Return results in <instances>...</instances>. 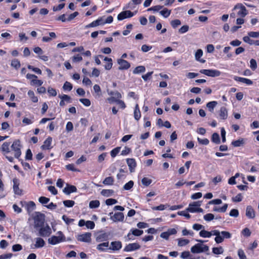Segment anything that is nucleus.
<instances>
[{
  "instance_id": "9d476101",
  "label": "nucleus",
  "mask_w": 259,
  "mask_h": 259,
  "mask_svg": "<svg viewBox=\"0 0 259 259\" xmlns=\"http://www.w3.org/2000/svg\"><path fill=\"white\" fill-rule=\"evenodd\" d=\"M117 63L119 65V70H127L131 67L130 63L122 59H118Z\"/></svg>"
},
{
  "instance_id": "603ef678",
  "label": "nucleus",
  "mask_w": 259,
  "mask_h": 259,
  "mask_svg": "<svg viewBox=\"0 0 259 259\" xmlns=\"http://www.w3.org/2000/svg\"><path fill=\"white\" fill-rule=\"evenodd\" d=\"M203 218L206 221L209 222L214 218V216L212 213H207L204 215Z\"/></svg>"
},
{
  "instance_id": "3c124183",
  "label": "nucleus",
  "mask_w": 259,
  "mask_h": 259,
  "mask_svg": "<svg viewBox=\"0 0 259 259\" xmlns=\"http://www.w3.org/2000/svg\"><path fill=\"white\" fill-rule=\"evenodd\" d=\"M250 67L252 70H255L257 68V63L255 60L251 59L250 61Z\"/></svg>"
},
{
  "instance_id": "f257e3e1",
  "label": "nucleus",
  "mask_w": 259,
  "mask_h": 259,
  "mask_svg": "<svg viewBox=\"0 0 259 259\" xmlns=\"http://www.w3.org/2000/svg\"><path fill=\"white\" fill-rule=\"evenodd\" d=\"M34 220V227L35 228H39L44 226L45 215L44 214L39 212H36L35 215L33 218Z\"/></svg>"
},
{
  "instance_id": "c756f323",
  "label": "nucleus",
  "mask_w": 259,
  "mask_h": 259,
  "mask_svg": "<svg viewBox=\"0 0 259 259\" xmlns=\"http://www.w3.org/2000/svg\"><path fill=\"white\" fill-rule=\"evenodd\" d=\"M145 67L144 66H139L136 67L133 70L134 74H139L145 71Z\"/></svg>"
},
{
  "instance_id": "6e6552de",
  "label": "nucleus",
  "mask_w": 259,
  "mask_h": 259,
  "mask_svg": "<svg viewBox=\"0 0 259 259\" xmlns=\"http://www.w3.org/2000/svg\"><path fill=\"white\" fill-rule=\"evenodd\" d=\"M134 15V13L132 12L131 11H124L121 12L118 15L117 19L119 21H121L126 18H131Z\"/></svg>"
},
{
  "instance_id": "bf43d9fd",
  "label": "nucleus",
  "mask_w": 259,
  "mask_h": 259,
  "mask_svg": "<svg viewBox=\"0 0 259 259\" xmlns=\"http://www.w3.org/2000/svg\"><path fill=\"white\" fill-rule=\"evenodd\" d=\"M242 196L240 193L237 194L235 197L232 198V201L235 202H240L242 201Z\"/></svg>"
},
{
  "instance_id": "7ed1b4c3",
  "label": "nucleus",
  "mask_w": 259,
  "mask_h": 259,
  "mask_svg": "<svg viewBox=\"0 0 259 259\" xmlns=\"http://www.w3.org/2000/svg\"><path fill=\"white\" fill-rule=\"evenodd\" d=\"M209 250V247L203 244L197 243L191 248V251L193 253H200Z\"/></svg>"
},
{
  "instance_id": "f03ea898",
  "label": "nucleus",
  "mask_w": 259,
  "mask_h": 259,
  "mask_svg": "<svg viewBox=\"0 0 259 259\" xmlns=\"http://www.w3.org/2000/svg\"><path fill=\"white\" fill-rule=\"evenodd\" d=\"M57 234H58V236H52L48 239L49 244L55 245L65 240V237L61 231L58 232Z\"/></svg>"
},
{
  "instance_id": "9b49d317",
  "label": "nucleus",
  "mask_w": 259,
  "mask_h": 259,
  "mask_svg": "<svg viewBox=\"0 0 259 259\" xmlns=\"http://www.w3.org/2000/svg\"><path fill=\"white\" fill-rule=\"evenodd\" d=\"M13 190L14 193L18 195H22V190L20 189L19 187V180L17 179H14L13 180Z\"/></svg>"
},
{
  "instance_id": "412c9836",
  "label": "nucleus",
  "mask_w": 259,
  "mask_h": 259,
  "mask_svg": "<svg viewBox=\"0 0 259 259\" xmlns=\"http://www.w3.org/2000/svg\"><path fill=\"white\" fill-rule=\"evenodd\" d=\"M234 79L236 81L244 83L247 85H251L253 83V82L251 80L247 79V78L241 77H238V76H234Z\"/></svg>"
},
{
  "instance_id": "e433bc0d",
  "label": "nucleus",
  "mask_w": 259,
  "mask_h": 259,
  "mask_svg": "<svg viewBox=\"0 0 259 259\" xmlns=\"http://www.w3.org/2000/svg\"><path fill=\"white\" fill-rule=\"evenodd\" d=\"M189 243V240L186 239L180 238L178 239V245L179 246H183L186 245Z\"/></svg>"
},
{
  "instance_id": "ea45409f",
  "label": "nucleus",
  "mask_w": 259,
  "mask_h": 259,
  "mask_svg": "<svg viewBox=\"0 0 259 259\" xmlns=\"http://www.w3.org/2000/svg\"><path fill=\"white\" fill-rule=\"evenodd\" d=\"M72 85L68 81H66L63 86V89L64 91H70L72 89Z\"/></svg>"
},
{
  "instance_id": "a18cd8bd",
  "label": "nucleus",
  "mask_w": 259,
  "mask_h": 259,
  "mask_svg": "<svg viewBox=\"0 0 259 259\" xmlns=\"http://www.w3.org/2000/svg\"><path fill=\"white\" fill-rule=\"evenodd\" d=\"M63 203L64 205L67 207H71L73 206L75 204V202L74 201L70 200H64Z\"/></svg>"
},
{
  "instance_id": "c9c22d12",
  "label": "nucleus",
  "mask_w": 259,
  "mask_h": 259,
  "mask_svg": "<svg viewBox=\"0 0 259 259\" xmlns=\"http://www.w3.org/2000/svg\"><path fill=\"white\" fill-rule=\"evenodd\" d=\"M11 66L15 68L16 69H18L20 67V62L18 59H13L11 62Z\"/></svg>"
},
{
  "instance_id": "8fccbe9b",
  "label": "nucleus",
  "mask_w": 259,
  "mask_h": 259,
  "mask_svg": "<svg viewBox=\"0 0 259 259\" xmlns=\"http://www.w3.org/2000/svg\"><path fill=\"white\" fill-rule=\"evenodd\" d=\"M134 186V182L130 181L128 183H126L124 186L123 189L125 190H130Z\"/></svg>"
},
{
  "instance_id": "4468645a",
  "label": "nucleus",
  "mask_w": 259,
  "mask_h": 259,
  "mask_svg": "<svg viewBox=\"0 0 259 259\" xmlns=\"http://www.w3.org/2000/svg\"><path fill=\"white\" fill-rule=\"evenodd\" d=\"M77 191V189L75 186L67 184V187L64 188L63 192L69 195L71 193L75 192Z\"/></svg>"
},
{
  "instance_id": "f704fd0d",
  "label": "nucleus",
  "mask_w": 259,
  "mask_h": 259,
  "mask_svg": "<svg viewBox=\"0 0 259 259\" xmlns=\"http://www.w3.org/2000/svg\"><path fill=\"white\" fill-rule=\"evenodd\" d=\"M107 238V235L106 233H102L98 235L96 237V241L97 242H102L104 240H106Z\"/></svg>"
},
{
  "instance_id": "2eb2a0df",
  "label": "nucleus",
  "mask_w": 259,
  "mask_h": 259,
  "mask_svg": "<svg viewBox=\"0 0 259 259\" xmlns=\"http://www.w3.org/2000/svg\"><path fill=\"white\" fill-rule=\"evenodd\" d=\"M126 162L129 167L130 172H134L136 166V162L135 159L134 158H127L126 159Z\"/></svg>"
},
{
  "instance_id": "49530a36",
  "label": "nucleus",
  "mask_w": 259,
  "mask_h": 259,
  "mask_svg": "<svg viewBox=\"0 0 259 259\" xmlns=\"http://www.w3.org/2000/svg\"><path fill=\"white\" fill-rule=\"evenodd\" d=\"M131 232H132L131 233L133 235L136 236H139L143 233V231L138 230L137 229H132L131 230Z\"/></svg>"
},
{
  "instance_id": "20e7f679",
  "label": "nucleus",
  "mask_w": 259,
  "mask_h": 259,
  "mask_svg": "<svg viewBox=\"0 0 259 259\" xmlns=\"http://www.w3.org/2000/svg\"><path fill=\"white\" fill-rule=\"evenodd\" d=\"M21 145L19 140L14 141L11 146V148L12 151L15 152L14 156L16 158H18L21 154Z\"/></svg>"
},
{
  "instance_id": "72a5a7b5",
  "label": "nucleus",
  "mask_w": 259,
  "mask_h": 259,
  "mask_svg": "<svg viewBox=\"0 0 259 259\" xmlns=\"http://www.w3.org/2000/svg\"><path fill=\"white\" fill-rule=\"evenodd\" d=\"M100 205V202L99 200H92L89 203V207L91 208H96L99 206Z\"/></svg>"
},
{
  "instance_id": "39448f33",
  "label": "nucleus",
  "mask_w": 259,
  "mask_h": 259,
  "mask_svg": "<svg viewBox=\"0 0 259 259\" xmlns=\"http://www.w3.org/2000/svg\"><path fill=\"white\" fill-rule=\"evenodd\" d=\"M236 10H238V11L237 12V15L242 17H245L247 14V11L246 8L241 4H238L236 5L234 7L233 10L235 11Z\"/></svg>"
},
{
  "instance_id": "13d9d810",
  "label": "nucleus",
  "mask_w": 259,
  "mask_h": 259,
  "mask_svg": "<svg viewBox=\"0 0 259 259\" xmlns=\"http://www.w3.org/2000/svg\"><path fill=\"white\" fill-rule=\"evenodd\" d=\"M229 215L231 217L237 218L239 215V211L236 209H233L230 211Z\"/></svg>"
},
{
  "instance_id": "cd10ccee",
  "label": "nucleus",
  "mask_w": 259,
  "mask_h": 259,
  "mask_svg": "<svg viewBox=\"0 0 259 259\" xmlns=\"http://www.w3.org/2000/svg\"><path fill=\"white\" fill-rule=\"evenodd\" d=\"M217 104L218 103L216 101H211L207 103L206 107L209 111L212 112Z\"/></svg>"
},
{
  "instance_id": "6ab92c4d",
  "label": "nucleus",
  "mask_w": 259,
  "mask_h": 259,
  "mask_svg": "<svg viewBox=\"0 0 259 259\" xmlns=\"http://www.w3.org/2000/svg\"><path fill=\"white\" fill-rule=\"evenodd\" d=\"M24 204L25 208L27 209L29 213L34 210L35 206V204L33 201H29L28 202H24Z\"/></svg>"
},
{
  "instance_id": "dca6fc26",
  "label": "nucleus",
  "mask_w": 259,
  "mask_h": 259,
  "mask_svg": "<svg viewBox=\"0 0 259 259\" xmlns=\"http://www.w3.org/2000/svg\"><path fill=\"white\" fill-rule=\"evenodd\" d=\"M245 214L249 219H254L255 218V211L251 206L249 205L247 206Z\"/></svg>"
},
{
  "instance_id": "a878e982",
  "label": "nucleus",
  "mask_w": 259,
  "mask_h": 259,
  "mask_svg": "<svg viewBox=\"0 0 259 259\" xmlns=\"http://www.w3.org/2000/svg\"><path fill=\"white\" fill-rule=\"evenodd\" d=\"M141 117V112L139 106L136 104L134 110V118L136 120H139Z\"/></svg>"
},
{
  "instance_id": "774afa93",
  "label": "nucleus",
  "mask_w": 259,
  "mask_h": 259,
  "mask_svg": "<svg viewBox=\"0 0 259 259\" xmlns=\"http://www.w3.org/2000/svg\"><path fill=\"white\" fill-rule=\"evenodd\" d=\"M249 36L253 38H258L259 37V32L250 31L248 32Z\"/></svg>"
},
{
  "instance_id": "bb28decb",
  "label": "nucleus",
  "mask_w": 259,
  "mask_h": 259,
  "mask_svg": "<svg viewBox=\"0 0 259 259\" xmlns=\"http://www.w3.org/2000/svg\"><path fill=\"white\" fill-rule=\"evenodd\" d=\"M211 141L216 144H219L220 143V138L219 135L218 133H214L212 135Z\"/></svg>"
},
{
  "instance_id": "c85d7f7f",
  "label": "nucleus",
  "mask_w": 259,
  "mask_h": 259,
  "mask_svg": "<svg viewBox=\"0 0 259 259\" xmlns=\"http://www.w3.org/2000/svg\"><path fill=\"white\" fill-rule=\"evenodd\" d=\"M114 178L112 177H108L106 178L103 181V184L105 185H112L114 183Z\"/></svg>"
},
{
  "instance_id": "f8f14e48",
  "label": "nucleus",
  "mask_w": 259,
  "mask_h": 259,
  "mask_svg": "<svg viewBox=\"0 0 259 259\" xmlns=\"http://www.w3.org/2000/svg\"><path fill=\"white\" fill-rule=\"evenodd\" d=\"M140 245L137 243H130L125 247L124 251L126 252L134 251L140 249Z\"/></svg>"
},
{
  "instance_id": "2f4dec72",
  "label": "nucleus",
  "mask_w": 259,
  "mask_h": 259,
  "mask_svg": "<svg viewBox=\"0 0 259 259\" xmlns=\"http://www.w3.org/2000/svg\"><path fill=\"white\" fill-rule=\"evenodd\" d=\"M228 207V204H225L222 207H214L213 209V211H218V212H225Z\"/></svg>"
},
{
  "instance_id": "e2e57ef3",
  "label": "nucleus",
  "mask_w": 259,
  "mask_h": 259,
  "mask_svg": "<svg viewBox=\"0 0 259 259\" xmlns=\"http://www.w3.org/2000/svg\"><path fill=\"white\" fill-rule=\"evenodd\" d=\"M48 92L50 96L55 97L57 95L56 90L52 88L49 87L48 90Z\"/></svg>"
},
{
  "instance_id": "09e8293b",
  "label": "nucleus",
  "mask_w": 259,
  "mask_h": 259,
  "mask_svg": "<svg viewBox=\"0 0 259 259\" xmlns=\"http://www.w3.org/2000/svg\"><path fill=\"white\" fill-rule=\"evenodd\" d=\"M250 37L249 36V35H248V36H244L243 37V40L245 42H246L248 44H249L250 45H254V40H252L251 39H250Z\"/></svg>"
},
{
  "instance_id": "b1692460",
  "label": "nucleus",
  "mask_w": 259,
  "mask_h": 259,
  "mask_svg": "<svg viewBox=\"0 0 259 259\" xmlns=\"http://www.w3.org/2000/svg\"><path fill=\"white\" fill-rule=\"evenodd\" d=\"M245 144V140L243 138H240L237 140L233 141L232 145L235 147L243 146Z\"/></svg>"
},
{
  "instance_id": "864d4df0",
  "label": "nucleus",
  "mask_w": 259,
  "mask_h": 259,
  "mask_svg": "<svg viewBox=\"0 0 259 259\" xmlns=\"http://www.w3.org/2000/svg\"><path fill=\"white\" fill-rule=\"evenodd\" d=\"M85 225L87 228L90 229H94L95 226L94 222L91 221H88L85 222Z\"/></svg>"
},
{
  "instance_id": "423d86ee",
  "label": "nucleus",
  "mask_w": 259,
  "mask_h": 259,
  "mask_svg": "<svg viewBox=\"0 0 259 259\" xmlns=\"http://www.w3.org/2000/svg\"><path fill=\"white\" fill-rule=\"evenodd\" d=\"M39 231H38V235L41 237H48L52 233V230L50 227L49 225H47L45 227L43 226L42 227H39Z\"/></svg>"
},
{
  "instance_id": "79ce46f5",
  "label": "nucleus",
  "mask_w": 259,
  "mask_h": 259,
  "mask_svg": "<svg viewBox=\"0 0 259 259\" xmlns=\"http://www.w3.org/2000/svg\"><path fill=\"white\" fill-rule=\"evenodd\" d=\"M109 246V242H103L97 245V249L100 251H104L105 249L103 248L104 247H107Z\"/></svg>"
},
{
  "instance_id": "680f3d73",
  "label": "nucleus",
  "mask_w": 259,
  "mask_h": 259,
  "mask_svg": "<svg viewBox=\"0 0 259 259\" xmlns=\"http://www.w3.org/2000/svg\"><path fill=\"white\" fill-rule=\"evenodd\" d=\"M221 233V235L223 237V238H230L231 237V234L230 233L227 231H222Z\"/></svg>"
},
{
  "instance_id": "5701e85b",
  "label": "nucleus",
  "mask_w": 259,
  "mask_h": 259,
  "mask_svg": "<svg viewBox=\"0 0 259 259\" xmlns=\"http://www.w3.org/2000/svg\"><path fill=\"white\" fill-rule=\"evenodd\" d=\"M202 55H203L202 50L201 49H198L195 53V58L197 61H198L201 63H204L205 62V60H203V59H200V58L202 57Z\"/></svg>"
},
{
  "instance_id": "6e6d98bb",
  "label": "nucleus",
  "mask_w": 259,
  "mask_h": 259,
  "mask_svg": "<svg viewBox=\"0 0 259 259\" xmlns=\"http://www.w3.org/2000/svg\"><path fill=\"white\" fill-rule=\"evenodd\" d=\"M120 149V147H116V148H114V149H113L110 152L111 157H115L117 155V154L119 153Z\"/></svg>"
},
{
  "instance_id": "37998d69",
  "label": "nucleus",
  "mask_w": 259,
  "mask_h": 259,
  "mask_svg": "<svg viewBox=\"0 0 259 259\" xmlns=\"http://www.w3.org/2000/svg\"><path fill=\"white\" fill-rule=\"evenodd\" d=\"M110 95H111L113 97H115V99L119 100L120 98H121L122 96L120 93H119L117 91L115 92H111L109 93Z\"/></svg>"
},
{
  "instance_id": "f3484780",
  "label": "nucleus",
  "mask_w": 259,
  "mask_h": 259,
  "mask_svg": "<svg viewBox=\"0 0 259 259\" xmlns=\"http://www.w3.org/2000/svg\"><path fill=\"white\" fill-rule=\"evenodd\" d=\"M186 211L190 212H202L203 211V209L200 207H197L194 206L192 204L190 203L189 204V206L186 208Z\"/></svg>"
},
{
  "instance_id": "338daca9",
  "label": "nucleus",
  "mask_w": 259,
  "mask_h": 259,
  "mask_svg": "<svg viewBox=\"0 0 259 259\" xmlns=\"http://www.w3.org/2000/svg\"><path fill=\"white\" fill-rule=\"evenodd\" d=\"M181 21L179 19H176L171 21L170 24L174 28H176L181 24Z\"/></svg>"
},
{
  "instance_id": "0eeeda50",
  "label": "nucleus",
  "mask_w": 259,
  "mask_h": 259,
  "mask_svg": "<svg viewBox=\"0 0 259 259\" xmlns=\"http://www.w3.org/2000/svg\"><path fill=\"white\" fill-rule=\"evenodd\" d=\"M200 72L210 77H217L221 75V72L217 70L201 69L200 70Z\"/></svg>"
},
{
  "instance_id": "4be33fe9",
  "label": "nucleus",
  "mask_w": 259,
  "mask_h": 259,
  "mask_svg": "<svg viewBox=\"0 0 259 259\" xmlns=\"http://www.w3.org/2000/svg\"><path fill=\"white\" fill-rule=\"evenodd\" d=\"M52 141V138L49 137L44 142V144L41 146L42 149H50L51 148V144Z\"/></svg>"
},
{
  "instance_id": "7c9ffc66",
  "label": "nucleus",
  "mask_w": 259,
  "mask_h": 259,
  "mask_svg": "<svg viewBox=\"0 0 259 259\" xmlns=\"http://www.w3.org/2000/svg\"><path fill=\"white\" fill-rule=\"evenodd\" d=\"M114 193V191L112 190L103 189L101 192L102 195L105 197H109Z\"/></svg>"
},
{
  "instance_id": "69168bd1",
  "label": "nucleus",
  "mask_w": 259,
  "mask_h": 259,
  "mask_svg": "<svg viewBox=\"0 0 259 259\" xmlns=\"http://www.w3.org/2000/svg\"><path fill=\"white\" fill-rule=\"evenodd\" d=\"M105 203L107 205H111L117 203V201L114 199L109 198L106 200Z\"/></svg>"
},
{
  "instance_id": "5fc2aeb1",
  "label": "nucleus",
  "mask_w": 259,
  "mask_h": 259,
  "mask_svg": "<svg viewBox=\"0 0 259 259\" xmlns=\"http://www.w3.org/2000/svg\"><path fill=\"white\" fill-rule=\"evenodd\" d=\"M79 101L85 106H89L91 105V101L86 98L80 99Z\"/></svg>"
},
{
  "instance_id": "4c0bfd02",
  "label": "nucleus",
  "mask_w": 259,
  "mask_h": 259,
  "mask_svg": "<svg viewBox=\"0 0 259 259\" xmlns=\"http://www.w3.org/2000/svg\"><path fill=\"white\" fill-rule=\"evenodd\" d=\"M224 252V249L222 247H213L212 248V252L215 254H221Z\"/></svg>"
},
{
  "instance_id": "ddd939ff",
  "label": "nucleus",
  "mask_w": 259,
  "mask_h": 259,
  "mask_svg": "<svg viewBox=\"0 0 259 259\" xmlns=\"http://www.w3.org/2000/svg\"><path fill=\"white\" fill-rule=\"evenodd\" d=\"M110 219L114 222H122L124 219V214L122 212H116L113 216H111Z\"/></svg>"
},
{
  "instance_id": "052dcab7",
  "label": "nucleus",
  "mask_w": 259,
  "mask_h": 259,
  "mask_svg": "<svg viewBox=\"0 0 259 259\" xmlns=\"http://www.w3.org/2000/svg\"><path fill=\"white\" fill-rule=\"evenodd\" d=\"M66 168L68 170L73 171H79V170L74 167L73 164H69L66 165Z\"/></svg>"
},
{
  "instance_id": "1a4fd4ad",
  "label": "nucleus",
  "mask_w": 259,
  "mask_h": 259,
  "mask_svg": "<svg viewBox=\"0 0 259 259\" xmlns=\"http://www.w3.org/2000/svg\"><path fill=\"white\" fill-rule=\"evenodd\" d=\"M91 236L92 234L91 233H85L84 234L78 235L77 236V239L78 241L81 242H90L91 241Z\"/></svg>"
},
{
  "instance_id": "0e129e2a",
  "label": "nucleus",
  "mask_w": 259,
  "mask_h": 259,
  "mask_svg": "<svg viewBox=\"0 0 259 259\" xmlns=\"http://www.w3.org/2000/svg\"><path fill=\"white\" fill-rule=\"evenodd\" d=\"M189 28V27L188 25H183L179 29V32L180 33H184L188 31Z\"/></svg>"
},
{
  "instance_id": "de8ad7c7",
  "label": "nucleus",
  "mask_w": 259,
  "mask_h": 259,
  "mask_svg": "<svg viewBox=\"0 0 259 259\" xmlns=\"http://www.w3.org/2000/svg\"><path fill=\"white\" fill-rule=\"evenodd\" d=\"M152 183V180L148 178H144L142 179V183L145 186H148Z\"/></svg>"
},
{
  "instance_id": "473e14b6",
  "label": "nucleus",
  "mask_w": 259,
  "mask_h": 259,
  "mask_svg": "<svg viewBox=\"0 0 259 259\" xmlns=\"http://www.w3.org/2000/svg\"><path fill=\"white\" fill-rule=\"evenodd\" d=\"M28 95L33 102H34V103L37 102V101H38L37 97L35 96L34 93L33 91L29 90L28 92Z\"/></svg>"
},
{
  "instance_id": "c03bdc74",
  "label": "nucleus",
  "mask_w": 259,
  "mask_h": 259,
  "mask_svg": "<svg viewBox=\"0 0 259 259\" xmlns=\"http://www.w3.org/2000/svg\"><path fill=\"white\" fill-rule=\"evenodd\" d=\"M170 10H168L167 9L165 8L160 12V14L164 17L167 18L170 15Z\"/></svg>"
},
{
  "instance_id": "4d7b16f0",
  "label": "nucleus",
  "mask_w": 259,
  "mask_h": 259,
  "mask_svg": "<svg viewBox=\"0 0 259 259\" xmlns=\"http://www.w3.org/2000/svg\"><path fill=\"white\" fill-rule=\"evenodd\" d=\"M238 255L240 259H247L244 252L242 249H238Z\"/></svg>"
},
{
  "instance_id": "aec40b11",
  "label": "nucleus",
  "mask_w": 259,
  "mask_h": 259,
  "mask_svg": "<svg viewBox=\"0 0 259 259\" xmlns=\"http://www.w3.org/2000/svg\"><path fill=\"white\" fill-rule=\"evenodd\" d=\"M219 116L222 119H226L228 117V111L226 107H222L219 111Z\"/></svg>"
},
{
  "instance_id": "393cba45",
  "label": "nucleus",
  "mask_w": 259,
  "mask_h": 259,
  "mask_svg": "<svg viewBox=\"0 0 259 259\" xmlns=\"http://www.w3.org/2000/svg\"><path fill=\"white\" fill-rule=\"evenodd\" d=\"M35 247L36 248H40L44 246L45 244V242L44 240L43 239L38 237L35 239Z\"/></svg>"
},
{
  "instance_id": "a211bd4d",
  "label": "nucleus",
  "mask_w": 259,
  "mask_h": 259,
  "mask_svg": "<svg viewBox=\"0 0 259 259\" xmlns=\"http://www.w3.org/2000/svg\"><path fill=\"white\" fill-rule=\"evenodd\" d=\"M111 246L109 249L114 251L118 250L122 247V244L120 241H113L111 243Z\"/></svg>"
},
{
  "instance_id": "a19ab883",
  "label": "nucleus",
  "mask_w": 259,
  "mask_h": 259,
  "mask_svg": "<svg viewBox=\"0 0 259 259\" xmlns=\"http://www.w3.org/2000/svg\"><path fill=\"white\" fill-rule=\"evenodd\" d=\"M199 235L201 237H208L209 238L211 237V233L210 232H208L207 231H206L205 230H201L199 232Z\"/></svg>"
},
{
  "instance_id": "58836bf2",
  "label": "nucleus",
  "mask_w": 259,
  "mask_h": 259,
  "mask_svg": "<svg viewBox=\"0 0 259 259\" xmlns=\"http://www.w3.org/2000/svg\"><path fill=\"white\" fill-rule=\"evenodd\" d=\"M10 143L8 142H5L3 144L2 146V150L3 151L6 152V153H9L10 152Z\"/></svg>"
}]
</instances>
